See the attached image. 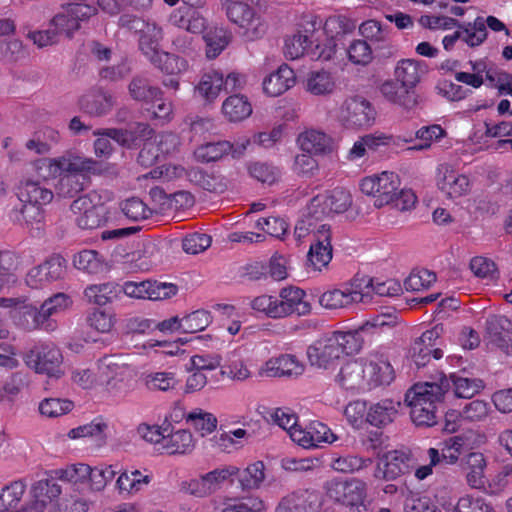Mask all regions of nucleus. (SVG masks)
I'll use <instances>...</instances> for the list:
<instances>
[{"label":"nucleus","mask_w":512,"mask_h":512,"mask_svg":"<svg viewBox=\"0 0 512 512\" xmlns=\"http://www.w3.org/2000/svg\"><path fill=\"white\" fill-rule=\"evenodd\" d=\"M26 366L37 374L59 379L65 374L61 350L52 343L34 345L23 355Z\"/></svg>","instance_id":"obj_1"},{"label":"nucleus","mask_w":512,"mask_h":512,"mask_svg":"<svg viewBox=\"0 0 512 512\" xmlns=\"http://www.w3.org/2000/svg\"><path fill=\"white\" fill-rule=\"evenodd\" d=\"M97 202H94L92 197L87 194L75 199L71 205V211L78 215L76 223L81 229H96L108 220V209L100 202L98 196H94Z\"/></svg>","instance_id":"obj_2"},{"label":"nucleus","mask_w":512,"mask_h":512,"mask_svg":"<svg viewBox=\"0 0 512 512\" xmlns=\"http://www.w3.org/2000/svg\"><path fill=\"white\" fill-rule=\"evenodd\" d=\"M308 205L312 216L323 221L325 218L347 211L352 205V196L345 189L335 188L325 195L313 197Z\"/></svg>","instance_id":"obj_3"},{"label":"nucleus","mask_w":512,"mask_h":512,"mask_svg":"<svg viewBox=\"0 0 512 512\" xmlns=\"http://www.w3.org/2000/svg\"><path fill=\"white\" fill-rule=\"evenodd\" d=\"M375 114L371 103L362 96L347 98L340 109L341 121L350 128L369 126L374 121Z\"/></svg>","instance_id":"obj_4"},{"label":"nucleus","mask_w":512,"mask_h":512,"mask_svg":"<svg viewBox=\"0 0 512 512\" xmlns=\"http://www.w3.org/2000/svg\"><path fill=\"white\" fill-rule=\"evenodd\" d=\"M326 488L330 499L345 506H350L357 512H361V508L364 509L365 484L362 481L344 482L331 480L327 483Z\"/></svg>","instance_id":"obj_5"},{"label":"nucleus","mask_w":512,"mask_h":512,"mask_svg":"<svg viewBox=\"0 0 512 512\" xmlns=\"http://www.w3.org/2000/svg\"><path fill=\"white\" fill-rule=\"evenodd\" d=\"M450 390V383L447 376L443 373L439 374L436 381L417 383L413 385L405 395V402L411 406L412 401L421 399L420 403L423 408H427L428 403L436 406V403L441 402L445 393Z\"/></svg>","instance_id":"obj_6"},{"label":"nucleus","mask_w":512,"mask_h":512,"mask_svg":"<svg viewBox=\"0 0 512 512\" xmlns=\"http://www.w3.org/2000/svg\"><path fill=\"white\" fill-rule=\"evenodd\" d=\"M70 297L65 293H56L46 299L40 306L39 310L30 309V315L33 321L27 323L28 328H41L45 331H53L55 323L50 319L51 316L64 311L71 305Z\"/></svg>","instance_id":"obj_7"},{"label":"nucleus","mask_w":512,"mask_h":512,"mask_svg":"<svg viewBox=\"0 0 512 512\" xmlns=\"http://www.w3.org/2000/svg\"><path fill=\"white\" fill-rule=\"evenodd\" d=\"M66 273V260L60 255L48 258L42 264L31 268L25 278L31 288L42 287L46 283L60 280Z\"/></svg>","instance_id":"obj_8"},{"label":"nucleus","mask_w":512,"mask_h":512,"mask_svg":"<svg viewBox=\"0 0 512 512\" xmlns=\"http://www.w3.org/2000/svg\"><path fill=\"white\" fill-rule=\"evenodd\" d=\"M410 458L400 451H389L378 460L374 477L379 480L393 481L398 477L410 473Z\"/></svg>","instance_id":"obj_9"},{"label":"nucleus","mask_w":512,"mask_h":512,"mask_svg":"<svg viewBox=\"0 0 512 512\" xmlns=\"http://www.w3.org/2000/svg\"><path fill=\"white\" fill-rule=\"evenodd\" d=\"M319 499L315 491L298 489L282 497L275 512H318Z\"/></svg>","instance_id":"obj_10"},{"label":"nucleus","mask_w":512,"mask_h":512,"mask_svg":"<svg viewBox=\"0 0 512 512\" xmlns=\"http://www.w3.org/2000/svg\"><path fill=\"white\" fill-rule=\"evenodd\" d=\"M331 229L327 224H321L316 231L315 242L311 244L307 258L317 270L326 267L332 259Z\"/></svg>","instance_id":"obj_11"},{"label":"nucleus","mask_w":512,"mask_h":512,"mask_svg":"<svg viewBox=\"0 0 512 512\" xmlns=\"http://www.w3.org/2000/svg\"><path fill=\"white\" fill-rule=\"evenodd\" d=\"M305 296V291L297 287L290 286L281 289V300H278V309L275 312L279 313L280 318L292 313H296L299 316L309 314L311 304L304 299Z\"/></svg>","instance_id":"obj_12"},{"label":"nucleus","mask_w":512,"mask_h":512,"mask_svg":"<svg viewBox=\"0 0 512 512\" xmlns=\"http://www.w3.org/2000/svg\"><path fill=\"white\" fill-rule=\"evenodd\" d=\"M307 357L312 366L330 368L341 357V349L332 337L316 341L307 349Z\"/></svg>","instance_id":"obj_13"},{"label":"nucleus","mask_w":512,"mask_h":512,"mask_svg":"<svg viewBox=\"0 0 512 512\" xmlns=\"http://www.w3.org/2000/svg\"><path fill=\"white\" fill-rule=\"evenodd\" d=\"M366 384L372 387L389 385L395 378V372L383 355H376L369 361L363 363Z\"/></svg>","instance_id":"obj_14"},{"label":"nucleus","mask_w":512,"mask_h":512,"mask_svg":"<svg viewBox=\"0 0 512 512\" xmlns=\"http://www.w3.org/2000/svg\"><path fill=\"white\" fill-rule=\"evenodd\" d=\"M303 372L304 365L294 355L283 354L266 361L259 374L268 377H297Z\"/></svg>","instance_id":"obj_15"},{"label":"nucleus","mask_w":512,"mask_h":512,"mask_svg":"<svg viewBox=\"0 0 512 512\" xmlns=\"http://www.w3.org/2000/svg\"><path fill=\"white\" fill-rule=\"evenodd\" d=\"M437 186L448 197L457 198L468 192L469 179L450 166L442 165L437 170Z\"/></svg>","instance_id":"obj_16"},{"label":"nucleus","mask_w":512,"mask_h":512,"mask_svg":"<svg viewBox=\"0 0 512 512\" xmlns=\"http://www.w3.org/2000/svg\"><path fill=\"white\" fill-rule=\"evenodd\" d=\"M486 333L490 342L495 344L506 354L512 353V322L505 316L492 315L486 320Z\"/></svg>","instance_id":"obj_17"},{"label":"nucleus","mask_w":512,"mask_h":512,"mask_svg":"<svg viewBox=\"0 0 512 512\" xmlns=\"http://www.w3.org/2000/svg\"><path fill=\"white\" fill-rule=\"evenodd\" d=\"M246 149V144L234 146L229 141L208 142L200 145L194 152L198 161L208 163L215 162L231 153L234 158L240 157Z\"/></svg>","instance_id":"obj_18"},{"label":"nucleus","mask_w":512,"mask_h":512,"mask_svg":"<svg viewBox=\"0 0 512 512\" xmlns=\"http://www.w3.org/2000/svg\"><path fill=\"white\" fill-rule=\"evenodd\" d=\"M114 105V96L102 89L85 94L79 99L80 109L93 117H102L108 114Z\"/></svg>","instance_id":"obj_19"},{"label":"nucleus","mask_w":512,"mask_h":512,"mask_svg":"<svg viewBox=\"0 0 512 512\" xmlns=\"http://www.w3.org/2000/svg\"><path fill=\"white\" fill-rule=\"evenodd\" d=\"M366 406L365 420L372 426L381 428L392 423L398 413L400 402L383 399L379 402H369Z\"/></svg>","instance_id":"obj_20"},{"label":"nucleus","mask_w":512,"mask_h":512,"mask_svg":"<svg viewBox=\"0 0 512 512\" xmlns=\"http://www.w3.org/2000/svg\"><path fill=\"white\" fill-rule=\"evenodd\" d=\"M295 82L294 71L287 64H282L264 79L263 90L267 95L276 97L293 87Z\"/></svg>","instance_id":"obj_21"},{"label":"nucleus","mask_w":512,"mask_h":512,"mask_svg":"<svg viewBox=\"0 0 512 512\" xmlns=\"http://www.w3.org/2000/svg\"><path fill=\"white\" fill-rule=\"evenodd\" d=\"M298 143L303 152L314 155H326L331 153L333 149L331 137L315 129L301 133L298 137Z\"/></svg>","instance_id":"obj_22"},{"label":"nucleus","mask_w":512,"mask_h":512,"mask_svg":"<svg viewBox=\"0 0 512 512\" xmlns=\"http://www.w3.org/2000/svg\"><path fill=\"white\" fill-rule=\"evenodd\" d=\"M415 87H408L403 83L386 81L380 90L386 99L409 110L417 105Z\"/></svg>","instance_id":"obj_23"},{"label":"nucleus","mask_w":512,"mask_h":512,"mask_svg":"<svg viewBox=\"0 0 512 512\" xmlns=\"http://www.w3.org/2000/svg\"><path fill=\"white\" fill-rule=\"evenodd\" d=\"M461 466L467 470V483L470 487L480 489L483 488L486 482L485 469L486 460L482 453L471 452L461 459Z\"/></svg>","instance_id":"obj_24"},{"label":"nucleus","mask_w":512,"mask_h":512,"mask_svg":"<svg viewBox=\"0 0 512 512\" xmlns=\"http://www.w3.org/2000/svg\"><path fill=\"white\" fill-rule=\"evenodd\" d=\"M366 297H368V295L357 290L334 289L323 293L319 298V303L322 307L327 309H338L344 308L352 303L364 302Z\"/></svg>","instance_id":"obj_25"},{"label":"nucleus","mask_w":512,"mask_h":512,"mask_svg":"<svg viewBox=\"0 0 512 512\" xmlns=\"http://www.w3.org/2000/svg\"><path fill=\"white\" fill-rule=\"evenodd\" d=\"M399 187L400 179L394 172L385 171L377 175V194L374 206L381 208L390 205L395 199Z\"/></svg>","instance_id":"obj_26"},{"label":"nucleus","mask_w":512,"mask_h":512,"mask_svg":"<svg viewBox=\"0 0 512 512\" xmlns=\"http://www.w3.org/2000/svg\"><path fill=\"white\" fill-rule=\"evenodd\" d=\"M52 166L59 172L69 173H97L100 168L99 164L91 158H83L80 156L61 157L53 160Z\"/></svg>","instance_id":"obj_27"},{"label":"nucleus","mask_w":512,"mask_h":512,"mask_svg":"<svg viewBox=\"0 0 512 512\" xmlns=\"http://www.w3.org/2000/svg\"><path fill=\"white\" fill-rule=\"evenodd\" d=\"M19 199L38 205H46L53 199V192L44 183L26 180L19 188Z\"/></svg>","instance_id":"obj_28"},{"label":"nucleus","mask_w":512,"mask_h":512,"mask_svg":"<svg viewBox=\"0 0 512 512\" xmlns=\"http://www.w3.org/2000/svg\"><path fill=\"white\" fill-rule=\"evenodd\" d=\"M130 97L138 102L150 103L162 96L161 90L153 86L149 79L142 75H135L128 85Z\"/></svg>","instance_id":"obj_29"},{"label":"nucleus","mask_w":512,"mask_h":512,"mask_svg":"<svg viewBox=\"0 0 512 512\" xmlns=\"http://www.w3.org/2000/svg\"><path fill=\"white\" fill-rule=\"evenodd\" d=\"M366 333V330L362 329V325H360L346 332L336 331L331 337L333 341L337 342L338 347L341 349V355H349L358 352L362 348L364 343L363 335Z\"/></svg>","instance_id":"obj_30"},{"label":"nucleus","mask_w":512,"mask_h":512,"mask_svg":"<svg viewBox=\"0 0 512 512\" xmlns=\"http://www.w3.org/2000/svg\"><path fill=\"white\" fill-rule=\"evenodd\" d=\"M121 294V286L113 282L92 285L85 289L88 301L99 306L113 302Z\"/></svg>","instance_id":"obj_31"},{"label":"nucleus","mask_w":512,"mask_h":512,"mask_svg":"<svg viewBox=\"0 0 512 512\" xmlns=\"http://www.w3.org/2000/svg\"><path fill=\"white\" fill-rule=\"evenodd\" d=\"M336 381L345 389L359 388L366 382L363 363L357 360L347 362L341 367Z\"/></svg>","instance_id":"obj_32"},{"label":"nucleus","mask_w":512,"mask_h":512,"mask_svg":"<svg viewBox=\"0 0 512 512\" xmlns=\"http://www.w3.org/2000/svg\"><path fill=\"white\" fill-rule=\"evenodd\" d=\"M224 116L231 122H239L252 113V106L248 99L243 95H232L222 104Z\"/></svg>","instance_id":"obj_33"},{"label":"nucleus","mask_w":512,"mask_h":512,"mask_svg":"<svg viewBox=\"0 0 512 512\" xmlns=\"http://www.w3.org/2000/svg\"><path fill=\"white\" fill-rule=\"evenodd\" d=\"M162 449L171 455L190 453L194 449L193 436L188 430H178L164 436Z\"/></svg>","instance_id":"obj_34"},{"label":"nucleus","mask_w":512,"mask_h":512,"mask_svg":"<svg viewBox=\"0 0 512 512\" xmlns=\"http://www.w3.org/2000/svg\"><path fill=\"white\" fill-rule=\"evenodd\" d=\"M87 178L84 174L60 172V177L55 185L58 196L72 198L84 189Z\"/></svg>","instance_id":"obj_35"},{"label":"nucleus","mask_w":512,"mask_h":512,"mask_svg":"<svg viewBox=\"0 0 512 512\" xmlns=\"http://www.w3.org/2000/svg\"><path fill=\"white\" fill-rule=\"evenodd\" d=\"M25 488L20 480L5 486L0 494V512H18Z\"/></svg>","instance_id":"obj_36"},{"label":"nucleus","mask_w":512,"mask_h":512,"mask_svg":"<svg viewBox=\"0 0 512 512\" xmlns=\"http://www.w3.org/2000/svg\"><path fill=\"white\" fill-rule=\"evenodd\" d=\"M450 383V389L453 388L454 395L458 398H472L484 388L481 379H470L467 377L451 374L447 377Z\"/></svg>","instance_id":"obj_37"},{"label":"nucleus","mask_w":512,"mask_h":512,"mask_svg":"<svg viewBox=\"0 0 512 512\" xmlns=\"http://www.w3.org/2000/svg\"><path fill=\"white\" fill-rule=\"evenodd\" d=\"M108 425L103 421L91 422L89 424L71 429L68 436L71 439L91 438L96 446L100 447L106 442Z\"/></svg>","instance_id":"obj_38"},{"label":"nucleus","mask_w":512,"mask_h":512,"mask_svg":"<svg viewBox=\"0 0 512 512\" xmlns=\"http://www.w3.org/2000/svg\"><path fill=\"white\" fill-rule=\"evenodd\" d=\"M162 38V28L154 22L150 24L143 33H141L139 38V48L150 61L160 53L158 51V46Z\"/></svg>","instance_id":"obj_39"},{"label":"nucleus","mask_w":512,"mask_h":512,"mask_svg":"<svg viewBox=\"0 0 512 512\" xmlns=\"http://www.w3.org/2000/svg\"><path fill=\"white\" fill-rule=\"evenodd\" d=\"M335 82L331 74L324 70L311 71L306 79V90L313 95H327L334 91Z\"/></svg>","instance_id":"obj_40"},{"label":"nucleus","mask_w":512,"mask_h":512,"mask_svg":"<svg viewBox=\"0 0 512 512\" xmlns=\"http://www.w3.org/2000/svg\"><path fill=\"white\" fill-rule=\"evenodd\" d=\"M264 463L257 461L236 474L243 491L258 489L265 479Z\"/></svg>","instance_id":"obj_41"},{"label":"nucleus","mask_w":512,"mask_h":512,"mask_svg":"<svg viewBox=\"0 0 512 512\" xmlns=\"http://www.w3.org/2000/svg\"><path fill=\"white\" fill-rule=\"evenodd\" d=\"M223 83V74L213 70L202 76L196 90L205 100L211 102L216 99L220 91L223 90Z\"/></svg>","instance_id":"obj_42"},{"label":"nucleus","mask_w":512,"mask_h":512,"mask_svg":"<svg viewBox=\"0 0 512 512\" xmlns=\"http://www.w3.org/2000/svg\"><path fill=\"white\" fill-rule=\"evenodd\" d=\"M62 492L61 486L55 479H43L34 484L32 493L36 499V505L43 509L47 503L57 498Z\"/></svg>","instance_id":"obj_43"},{"label":"nucleus","mask_w":512,"mask_h":512,"mask_svg":"<svg viewBox=\"0 0 512 512\" xmlns=\"http://www.w3.org/2000/svg\"><path fill=\"white\" fill-rule=\"evenodd\" d=\"M185 419L203 437L212 433L217 427V418L212 413L199 408L185 415Z\"/></svg>","instance_id":"obj_44"},{"label":"nucleus","mask_w":512,"mask_h":512,"mask_svg":"<svg viewBox=\"0 0 512 512\" xmlns=\"http://www.w3.org/2000/svg\"><path fill=\"white\" fill-rule=\"evenodd\" d=\"M394 75L395 82L415 87L420 81L419 63L412 59H403L398 62Z\"/></svg>","instance_id":"obj_45"},{"label":"nucleus","mask_w":512,"mask_h":512,"mask_svg":"<svg viewBox=\"0 0 512 512\" xmlns=\"http://www.w3.org/2000/svg\"><path fill=\"white\" fill-rule=\"evenodd\" d=\"M206 56L209 59L216 58L229 44L231 40L230 33L223 28H215L210 30L205 36Z\"/></svg>","instance_id":"obj_46"},{"label":"nucleus","mask_w":512,"mask_h":512,"mask_svg":"<svg viewBox=\"0 0 512 512\" xmlns=\"http://www.w3.org/2000/svg\"><path fill=\"white\" fill-rule=\"evenodd\" d=\"M238 472L239 469L235 466H225L202 474L208 496L217 492L226 480L235 476Z\"/></svg>","instance_id":"obj_47"},{"label":"nucleus","mask_w":512,"mask_h":512,"mask_svg":"<svg viewBox=\"0 0 512 512\" xmlns=\"http://www.w3.org/2000/svg\"><path fill=\"white\" fill-rule=\"evenodd\" d=\"M314 34L297 33L285 41V54L291 59L302 56L306 51L311 54L314 44Z\"/></svg>","instance_id":"obj_48"},{"label":"nucleus","mask_w":512,"mask_h":512,"mask_svg":"<svg viewBox=\"0 0 512 512\" xmlns=\"http://www.w3.org/2000/svg\"><path fill=\"white\" fill-rule=\"evenodd\" d=\"M421 399L412 401L410 407V417L413 423L418 427H431L437 424L436 406L432 402L428 403L427 408L420 407Z\"/></svg>","instance_id":"obj_49"},{"label":"nucleus","mask_w":512,"mask_h":512,"mask_svg":"<svg viewBox=\"0 0 512 512\" xmlns=\"http://www.w3.org/2000/svg\"><path fill=\"white\" fill-rule=\"evenodd\" d=\"M151 62L163 72L170 75L180 73L187 67L185 59L167 52H160L156 57L152 58Z\"/></svg>","instance_id":"obj_50"},{"label":"nucleus","mask_w":512,"mask_h":512,"mask_svg":"<svg viewBox=\"0 0 512 512\" xmlns=\"http://www.w3.org/2000/svg\"><path fill=\"white\" fill-rule=\"evenodd\" d=\"M74 407L68 399L46 398L39 404V411L46 417H59L69 413Z\"/></svg>","instance_id":"obj_51"},{"label":"nucleus","mask_w":512,"mask_h":512,"mask_svg":"<svg viewBox=\"0 0 512 512\" xmlns=\"http://www.w3.org/2000/svg\"><path fill=\"white\" fill-rule=\"evenodd\" d=\"M372 464V459L361 458L356 455L341 456L332 462L334 470L343 473H354Z\"/></svg>","instance_id":"obj_52"},{"label":"nucleus","mask_w":512,"mask_h":512,"mask_svg":"<svg viewBox=\"0 0 512 512\" xmlns=\"http://www.w3.org/2000/svg\"><path fill=\"white\" fill-rule=\"evenodd\" d=\"M211 322V315L206 310H197L182 319V330L185 333H196L204 330Z\"/></svg>","instance_id":"obj_53"},{"label":"nucleus","mask_w":512,"mask_h":512,"mask_svg":"<svg viewBox=\"0 0 512 512\" xmlns=\"http://www.w3.org/2000/svg\"><path fill=\"white\" fill-rule=\"evenodd\" d=\"M51 27L57 32V35L63 33L66 37L71 38L74 32L80 28V24L70 16L69 9L66 8L64 12L53 17Z\"/></svg>","instance_id":"obj_54"},{"label":"nucleus","mask_w":512,"mask_h":512,"mask_svg":"<svg viewBox=\"0 0 512 512\" xmlns=\"http://www.w3.org/2000/svg\"><path fill=\"white\" fill-rule=\"evenodd\" d=\"M121 210L126 217L134 221L147 219L152 215L151 209L139 198L132 197L121 203Z\"/></svg>","instance_id":"obj_55"},{"label":"nucleus","mask_w":512,"mask_h":512,"mask_svg":"<svg viewBox=\"0 0 512 512\" xmlns=\"http://www.w3.org/2000/svg\"><path fill=\"white\" fill-rule=\"evenodd\" d=\"M116 471L112 466H99L91 468V473L88 476L90 488L94 491L103 490L106 485L113 480Z\"/></svg>","instance_id":"obj_56"},{"label":"nucleus","mask_w":512,"mask_h":512,"mask_svg":"<svg viewBox=\"0 0 512 512\" xmlns=\"http://www.w3.org/2000/svg\"><path fill=\"white\" fill-rule=\"evenodd\" d=\"M436 281V274L423 269L418 272H412L404 281V287L408 291H419L430 287Z\"/></svg>","instance_id":"obj_57"},{"label":"nucleus","mask_w":512,"mask_h":512,"mask_svg":"<svg viewBox=\"0 0 512 512\" xmlns=\"http://www.w3.org/2000/svg\"><path fill=\"white\" fill-rule=\"evenodd\" d=\"M349 60L355 64L367 65L373 58L372 49L364 40H354L347 49Z\"/></svg>","instance_id":"obj_58"},{"label":"nucleus","mask_w":512,"mask_h":512,"mask_svg":"<svg viewBox=\"0 0 512 512\" xmlns=\"http://www.w3.org/2000/svg\"><path fill=\"white\" fill-rule=\"evenodd\" d=\"M251 177L259 182L273 184L278 176V170L274 166L264 162H254L248 166Z\"/></svg>","instance_id":"obj_59"},{"label":"nucleus","mask_w":512,"mask_h":512,"mask_svg":"<svg viewBox=\"0 0 512 512\" xmlns=\"http://www.w3.org/2000/svg\"><path fill=\"white\" fill-rule=\"evenodd\" d=\"M89 473H91V467L82 463L70 465L65 469L57 471V475L61 480L71 483L88 481Z\"/></svg>","instance_id":"obj_60"},{"label":"nucleus","mask_w":512,"mask_h":512,"mask_svg":"<svg viewBox=\"0 0 512 512\" xmlns=\"http://www.w3.org/2000/svg\"><path fill=\"white\" fill-rule=\"evenodd\" d=\"M94 250H83L74 256V266L88 273H97L101 269V263Z\"/></svg>","instance_id":"obj_61"},{"label":"nucleus","mask_w":512,"mask_h":512,"mask_svg":"<svg viewBox=\"0 0 512 512\" xmlns=\"http://www.w3.org/2000/svg\"><path fill=\"white\" fill-rule=\"evenodd\" d=\"M176 380L172 373L157 372L145 378V385L151 391H168L175 387Z\"/></svg>","instance_id":"obj_62"},{"label":"nucleus","mask_w":512,"mask_h":512,"mask_svg":"<svg viewBox=\"0 0 512 512\" xmlns=\"http://www.w3.org/2000/svg\"><path fill=\"white\" fill-rule=\"evenodd\" d=\"M486 80L498 89L500 95L507 93L512 96V74L505 71H486Z\"/></svg>","instance_id":"obj_63"},{"label":"nucleus","mask_w":512,"mask_h":512,"mask_svg":"<svg viewBox=\"0 0 512 512\" xmlns=\"http://www.w3.org/2000/svg\"><path fill=\"white\" fill-rule=\"evenodd\" d=\"M405 512H440L428 497L409 494L404 502Z\"/></svg>","instance_id":"obj_64"}]
</instances>
